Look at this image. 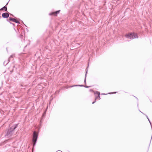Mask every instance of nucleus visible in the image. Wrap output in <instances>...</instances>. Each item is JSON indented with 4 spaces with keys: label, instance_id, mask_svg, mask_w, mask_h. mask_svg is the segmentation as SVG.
I'll return each mask as SVG.
<instances>
[{
    "label": "nucleus",
    "instance_id": "nucleus-4",
    "mask_svg": "<svg viewBox=\"0 0 152 152\" xmlns=\"http://www.w3.org/2000/svg\"><path fill=\"white\" fill-rule=\"evenodd\" d=\"M16 126H14L13 128H11L10 129H9L7 132V135L10 134H10L11 132L12 131H13L16 128Z\"/></svg>",
    "mask_w": 152,
    "mask_h": 152
},
{
    "label": "nucleus",
    "instance_id": "nucleus-1",
    "mask_svg": "<svg viewBox=\"0 0 152 152\" xmlns=\"http://www.w3.org/2000/svg\"><path fill=\"white\" fill-rule=\"evenodd\" d=\"M125 37L128 38L133 39L138 38L137 34L134 33H128L125 35Z\"/></svg>",
    "mask_w": 152,
    "mask_h": 152
},
{
    "label": "nucleus",
    "instance_id": "nucleus-8",
    "mask_svg": "<svg viewBox=\"0 0 152 152\" xmlns=\"http://www.w3.org/2000/svg\"><path fill=\"white\" fill-rule=\"evenodd\" d=\"M4 10L5 11H7V8L6 7L4 6L0 9V10Z\"/></svg>",
    "mask_w": 152,
    "mask_h": 152
},
{
    "label": "nucleus",
    "instance_id": "nucleus-2",
    "mask_svg": "<svg viewBox=\"0 0 152 152\" xmlns=\"http://www.w3.org/2000/svg\"><path fill=\"white\" fill-rule=\"evenodd\" d=\"M38 137V134L36 132H34L33 134V141L34 142V145L36 142Z\"/></svg>",
    "mask_w": 152,
    "mask_h": 152
},
{
    "label": "nucleus",
    "instance_id": "nucleus-3",
    "mask_svg": "<svg viewBox=\"0 0 152 152\" xmlns=\"http://www.w3.org/2000/svg\"><path fill=\"white\" fill-rule=\"evenodd\" d=\"M94 94H96L97 95V96L96 97L95 101L92 103V104H94L95 102L96 99H100V97L99 96L100 93L99 92L96 91L94 93Z\"/></svg>",
    "mask_w": 152,
    "mask_h": 152
},
{
    "label": "nucleus",
    "instance_id": "nucleus-6",
    "mask_svg": "<svg viewBox=\"0 0 152 152\" xmlns=\"http://www.w3.org/2000/svg\"><path fill=\"white\" fill-rule=\"evenodd\" d=\"M9 16V14L8 13L5 12L3 13L2 15V16L4 18H7Z\"/></svg>",
    "mask_w": 152,
    "mask_h": 152
},
{
    "label": "nucleus",
    "instance_id": "nucleus-5",
    "mask_svg": "<svg viewBox=\"0 0 152 152\" xmlns=\"http://www.w3.org/2000/svg\"><path fill=\"white\" fill-rule=\"evenodd\" d=\"M59 11H57L55 12H53L50 13L49 14L50 15H53L55 16H57V14L59 13Z\"/></svg>",
    "mask_w": 152,
    "mask_h": 152
},
{
    "label": "nucleus",
    "instance_id": "nucleus-7",
    "mask_svg": "<svg viewBox=\"0 0 152 152\" xmlns=\"http://www.w3.org/2000/svg\"><path fill=\"white\" fill-rule=\"evenodd\" d=\"M9 20H10L14 22L17 23L18 22V21L17 20H16L15 19L13 18H9Z\"/></svg>",
    "mask_w": 152,
    "mask_h": 152
}]
</instances>
